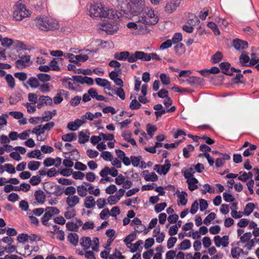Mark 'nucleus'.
<instances>
[{"instance_id":"f257e3e1","label":"nucleus","mask_w":259,"mask_h":259,"mask_svg":"<svg viewBox=\"0 0 259 259\" xmlns=\"http://www.w3.org/2000/svg\"><path fill=\"white\" fill-rule=\"evenodd\" d=\"M122 15L128 19L136 17L138 23L146 25H154L158 22L154 11L145 6L144 0H130V2L121 7Z\"/></svg>"},{"instance_id":"f03ea898","label":"nucleus","mask_w":259,"mask_h":259,"mask_svg":"<svg viewBox=\"0 0 259 259\" xmlns=\"http://www.w3.org/2000/svg\"><path fill=\"white\" fill-rule=\"evenodd\" d=\"M88 9L92 17L108 18L115 20L119 17L117 11L105 8L101 4L91 5Z\"/></svg>"},{"instance_id":"7ed1b4c3","label":"nucleus","mask_w":259,"mask_h":259,"mask_svg":"<svg viewBox=\"0 0 259 259\" xmlns=\"http://www.w3.org/2000/svg\"><path fill=\"white\" fill-rule=\"evenodd\" d=\"M30 15V12L24 5H19L15 8L13 17L17 21H20Z\"/></svg>"},{"instance_id":"20e7f679","label":"nucleus","mask_w":259,"mask_h":259,"mask_svg":"<svg viewBox=\"0 0 259 259\" xmlns=\"http://www.w3.org/2000/svg\"><path fill=\"white\" fill-rule=\"evenodd\" d=\"M117 19H113L114 21L106 23H103L100 25V29L106 32L108 34H113L117 31L119 29Z\"/></svg>"},{"instance_id":"39448f33","label":"nucleus","mask_w":259,"mask_h":259,"mask_svg":"<svg viewBox=\"0 0 259 259\" xmlns=\"http://www.w3.org/2000/svg\"><path fill=\"white\" fill-rule=\"evenodd\" d=\"M127 60L130 63H133L137 61L138 59L145 61H149L151 60V57L148 54L144 52L136 51L134 54L129 55Z\"/></svg>"},{"instance_id":"423d86ee","label":"nucleus","mask_w":259,"mask_h":259,"mask_svg":"<svg viewBox=\"0 0 259 259\" xmlns=\"http://www.w3.org/2000/svg\"><path fill=\"white\" fill-rule=\"evenodd\" d=\"M182 0H171L164 7V11L167 14H171L179 7Z\"/></svg>"},{"instance_id":"0eeeda50","label":"nucleus","mask_w":259,"mask_h":259,"mask_svg":"<svg viewBox=\"0 0 259 259\" xmlns=\"http://www.w3.org/2000/svg\"><path fill=\"white\" fill-rule=\"evenodd\" d=\"M229 237L227 235L224 236L223 237H221L220 236L217 235L214 237L213 240L217 247H220L222 245L223 247H226L229 245Z\"/></svg>"},{"instance_id":"6e6552de","label":"nucleus","mask_w":259,"mask_h":259,"mask_svg":"<svg viewBox=\"0 0 259 259\" xmlns=\"http://www.w3.org/2000/svg\"><path fill=\"white\" fill-rule=\"evenodd\" d=\"M36 26L39 29L48 31L47 23H48V17H37L34 19Z\"/></svg>"},{"instance_id":"1a4fd4ad","label":"nucleus","mask_w":259,"mask_h":259,"mask_svg":"<svg viewBox=\"0 0 259 259\" xmlns=\"http://www.w3.org/2000/svg\"><path fill=\"white\" fill-rule=\"evenodd\" d=\"M20 58L15 62L16 67L18 69H22L29 64L30 61V56L29 55L22 56Z\"/></svg>"},{"instance_id":"9d476101","label":"nucleus","mask_w":259,"mask_h":259,"mask_svg":"<svg viewBox=\"0 0 259 259\" xmlns=\"http://www.w3.org/2000/svg\"><path fill=\"white\" fill-rule=\"evenodd\" d=\"M163 103L164 105V107H163V115L166 113H173L176 111V107L175 106L169 108L172 103V100L170 98H167V99H165Z\"/></svg>"},{"instance_id":"9b49d317","label":"nucleus","mask_w":259,"mask_h":259,"mask_svg":"<svg viewBox=\"0 0 259 259\" xmlns=\"http://www.w3.org/2000/svg\"><path fill=\"white\" fill-rule=\"evenodd\" d=\"M34 196L36 201V202H33L32 203V204L34 206L36 205L37 203L42 204L45 202L46 199V195L42 190H36L34 194Z\"/></svg>"},{"instance_id":"f8f14e48","label":"nucleus","mask_w":259,"mask_h":259,"mask_svg":"<svg viewBox=\"0 0 259 259\" xmlns=\"http://www.w3.org/2000/svg\"><path fill=\"white\" fill-rule=\"evenodd\" d=\"M66 203L68 208H72L80 202V198L77 195L69 196L66 198Z\"/></svg>"},{"instance_id":"ddd939ff","label":"nucleus","mask_w":259,"mask_h":259,"mask_svg":"<svg viewBox=\"0 0 259 259\" xmlns=\"http://www.w3.org/2000/svg\"><path fill=\"white\" fill-rule=\"evenodd\" d=\"M233 46L237 50H243L248 47V42L240 39H236L233 41Z\"/></svg>"},{"instance_id":"4468645a","label":"nucleus","mask_w":259,"mask_h":259,"mask_svg":"<svg viewBox=\"0 0 259 259\" xmlns=\"http://www.w3.org/2000/svg\"><path fill=\"white\" fill-rule=\"evenodd\" d=\"M96 84L100 87H104L108 90H112L111 88V82L106 79L101 78H96L95 79Z\"/></svg>"},{"instance_id":"2eb2a0df","label":"nucleus","mask_w":259,"mask_h":259,"mask_svg":"<svg viewBox=\"0 0 259 259\" xmlns=\"http://www.w3.org/2000/svg\"><path fill=\"white\" fill-rule=\"evenodd\" d=\"M48 23H47L48 31L53 30L59 28V24L58 21L56 20L48 17Z\"/></svg>"},{"instance_id":"dca6fc26","label":"nucleus","mask_w":259,"mask_h":259,"mask_svg":"<svg viewBox=\"0 0 259 259\" xmlns=\"http://www.w3.org/2000/svg\"><path fill=\"white\" fill-rule=\"evenodd\" d=\"M187 81L190 85H201L203 83L204 80L202 78L197 76H191L187 79Z\"/></svg>"},{"instance_id":"f3484780","label":"nucleus","mask_w":259,"mask_h":259,"mask_svg":"<svg viewBox=\"0 0 259 259\" xmlns=\"http://www.w3.org/2000/svg\"><path fill=\"white\" fill-rule=\"evenodd\" d=\"M84 205L87 208H92L96 205V201L94 198L92 196H89L85 197L84 199Z\"/></svg>"},{"instance_id":"a211bd4d","label":"nucleus","mask_w":259,"mask_h":259,"mask_svg":"<svg viewBox=\"0 0 259 259\" xmlns=\"http://www.w3.org/2000/svg\"><path fill=\"white\" fill-rule=\"evenodd\" d=\"M239 63L242 66H248L250 58L246 53H242L239 56Z\"/></svg>"},{"instance_id":"6ab92c4d","label":"nucleus","mask_w":259,"mask_h":259,"mask_svg":"<svg viewBox=\"0 0 259 259\" xmlns=\"http://www.w3.org/2000/svg\"><path fill=\"white\" fill-rule=\"evenodd\" d=\"M186 182L188 185V188L190 191H193L198 188L196 184L198 183V181L195 178L188 179Z\"/></svg>"},{"instance_id":"aec40b11","label":"nucleus","mask_w":259,"mask_h":259,"mask_svg":"<svg viewBox=\"0 0 259 259\" xmlns=\"http://www.w3.org/2000/svg\"><path fill=\"white\" fill-rule=\"evenodd\" d=\"M27 83L33 89L38 88L40 86L39 81L37 77H31L27 81Z\"/></svg>"},{"instance_id":"412c9836","label":"nucleus","mask_w":259,"mask_h":259,"mask_svg":"<svg viewBox=\"0 0 259 259\" xmlns=\"http://www.w3.org/2000/svg\"><path fill=\"white\" fill-rule=\"evenodd\" d=\"M130 53L128 51L121 52L120 53H116L114 55V58L118 60L124 61L128 58Z\"/></svg>"},{"instance_id":"4be33fe9","label":"nucleus","mask_w":259,"mask_h":259,"mask_svg":"<svg viewBox=\"0 0 259 259\" xmlns=\"http://www.w3.org/2000/svg\"><path fill=\"white\" fill-rule=\"evenodd\" d=\"M67 239L70 243L76 246L78 242V236L75 233H70L68 236Z\"/></svg>"},{"instance_id":"5701e85b","label":"nucleus","mask_w":259,"mask_h":259,"mask_svg":"<svg viewBox=\"0 0 259 259\" xmlns=\"http://www.w3.org/2000/svg\"><path fill=\"white\" fill-rule=\"evenodd\" d=\"M82 241L80 242V245L83 247L84 250H86L92 245V241L89 237H84L81 238Z\"/></svg>"},{"instance_id":"b1692460","label":"nucleus","mask_w":259,"mask_h":259,"mask_svg":"<svg viewBox=\"0 0 259 259\" xmlns=\"http://www.w3.org/2000/svg\"><path fill=\"white\" fill-rule=\"evenodd\" d=\"M66 155H70L71 159L73 160H77L80 157L79 153L76 149H73L70 152H63Z\"/></svg>"},{"instance_id":"393cba45","label":"nucleus","mask_w":259,"mask_h":259,"mask_svg":"<svg viewBox=\"0 0 259 259\" xmlns=\"http://www.w3.org/2000/svg\"><path fill=\"white\" fill-rule=\"evenodd\" d=\"M89 133H88V135H87L83 131L80 132L78 134V142L80 144H84L88 142L89 139Z\"/></svg>"},{"instance_id":"a878e982","label":"nucleus","mask_w":259,"mask_h":259,"mask_svg":"<svg viewBox=\"0 0 259 259\" xmlns=\"http://www.w3.org/2000/svg\"><path fill=\"white\" fill-rule=\"evenodd\" d=\"M76 139V135L75 133H68L63 135L62 136V140L65 142H71Z\"/></svg>"},{"instance_id":"bb28decb","label":"nucleus","mask_w":259,"mask_h":259,"mask_svg":"<svg viewBox=\"0 0 259 259\" xmlns=\"http://www.w3.org/2000/svg\"><path fill=\"white\" fill-rule=\"evenodd\" d=\"M77 194L81 197H85L87 195V188L83 185H79L76 189Z\"/></svg>"},{"instance_id":"cd10ccee","label":"nucleus","mask_w":259,"mask_h":259,"mask_svg":"<svg viewBox=\"0 0 259 259\" xmlns=\"http://www.w3.org/2000/svg\"><path fill=\"white\" fill-rule=\"evenodd\" d=\"M191 246L190 241L188 239H185L180 244L179 249L185 250L190 248Z\"/></svg>"},{"instance_id":"c85d7f7f","label":"nucleus","mask_w":259,"mask_h":259,"mask_svg":"<svg viewBox=\"0 0 259 259\" xmlns=\"http://www.w3.org/2000/svg\"><path fill=\"white\" fill-rule=\"evenodd\" d=\"M67 211L64 213V216L67 219H71L76 215V211L74 209L66 208Z\"/></svg>"},{"instance_id":"c756f323","label":"nucleus","mask_w":259,"mask_h":259,"mask_svg":"<svg viewBox=\"0 0 259 259\" xmlns=\"http://www.w3.org/2000/svg\"><path fill=\"white\" fill-rule=\"evenodd\" d=\"M52 214H51L49 211H46L45 213L41 219L42 224L45 226H49L48 222L52 218Z\"/></svg>"},{"instance_id":"7c9ffc66","label":"nucleus","mask_w":259,"mask_h":259,"mask_svg":"<svg viewBox=\"0 0 259 259\" xmlns=\"http://www.w3.org/2000/svg\"><path fill=\"white\" fill-rule=\"evenodd\" d=\"M40 164V163L39 161H30L28 164V168L30 170H32V171L36 170L39 168Z\"/></svg>"},{"instance_id":"2f4dec72","label":"nucleus","mask_w":259,"mask_h":259,"mask_svg":"<svg viewBox=\"0 0 259 259\" xmlns=\"http://www.w3.org/2000/svg\"><path fill=\"white\" fill-rule=\"evenodd\" d=\"M194 150V147L192 145H188L187 147L183 149V156L186 158H188L190 157V152L193 151Z\"/></svg>"},{"instance_id":"473e14b6","label":"nucleus","mask_w":259,"mask_h":259,"mask_svg":"<svg viewBox=\"0 0 259 259\" xmlns=\"http://www.w3.org/2000/svg\"><path fill=\"white\" fill-rule=\"evenodd\" d=\"M254 207L255 205L253 203H247L244 208V214L246 215H249L253 211Z\"/></svg>"},{"instance_id":"72a5a7b5","label":"nucleus","mask_w":259,"mask_h":259,"mask_svg":"<svg viewBox=\"0 0 259 259\" xmlns=\"http://www.w3.org/2000/svg\"><path fill=\"white\" fill-rule=\"evenodd\" d=\"M207 26L210 28L213 32L214 35H219L220 31L216 24L213 22H209L207 23Z\"/></svg>"},{"instance_id":"f704fd0d","label":"nucleus","mask_w":259,"mask_h":259,"mask_svg":"<svg viewBox=\"0 0 259 259\" xmlns=\"http://www.w3.org/2000/svg\"><path fill=\"white\" fill-rule=\"evenodd\" d=\"M5 79L8 84V85L11 89H13L15 85V79L11 74H7Z\"/></svg>"},{"instance_id":"c9c22d12","label":"nucleus","mask_w":259,"mask_h":259,"mask_svg":"<svg viewBox=\"0 0 259 259\" xmlns=\"http://www.w3.org/2000/svg\"><path fill=\"white\" fill-rule=\"evenodd\" d=\"M187 196V194L185 192H182L181 194L178 195V197L179 199V202L183 206H185L187 202V199L186 198Z\"/></svg>"},{"instance_id":"e433bc0d","label":"nucleus","mask_w":259,"mask_h":259,"mask_svg":"<svg viewBox=\"0 0 259 259\" xmlns=\"http://www.w3.org/2000/svg\"><path fill=\"white\" fill-rule=\"evenodd\" d=\"M58 59L53 58V60L50 62L49 66L51 68V69L54 71H59L60 70V67L57 65Z\"/></svg>"},{"instance_id":"4c0bfd02","label":"nucleus","mask_w":259,"mask_h":259,"mask_svg":"<svg viewBox=\"0 0 259 259\" xmlns=\"http://www.w3.org/2000/svg\"><path fill=\"white\" fill-rule=\"evenodd\" d=\"M223 57V56L222 53L219 51L217 52L211 57L212 63L214 64L219 63L222 60Z\"/></svg>"},{"instance_id":"58836bf2","label":"nucleus","mask_w":259,"mask_h":259,"mask_svg":"<svg viewBox=\"0 0 259 259\" xmlns=\"http://www.w3.org/2000/svg\"><path fill=\"white\" fill-rule=\"evenodd\" d=\"M39 100L40 102H43L44 104L46 105H52L53 104V101L51 98L49 96H41L39 98Z\"/></svg>"},{"instance_id":"ea45409f","label":"nucleus","mask_w":259,"mask_h":259,"mask_svg":"<svg viewBox=\"0 0 259 259\" xmlns=\"http://www.w3.org/2000/svg\"><path fill=\"white\" fill-rule=\"evenodd\" d=\"M36 76L39 81H42L43 82L48 81L51 79L50 75L47 74L39 73L37 74Z\"/></svg>"},{"instance_id":"a19ab883","label":"nucleus","mask_w":259,"mask_h":259,"mask_svg":"<svg viewBox=\"0 0 259 259\" xmlns=\"http://www.w3.org/2000/svg\"><path fill=\"white\" fill-rule=\"evenodd\" d=\"M182 34L180 32H177L174 35L171 40L174 44H177L181 41L182 40Z\"/></svg>"},{"instance_id":"79ce46f5","label":"nucleus","mask_w":259,"mask_h":259,"mask_svg":"<svg viewBox=\"0 0 259 259\" xmlns=\"http://www.w3.org/2000/svg\"><path fill=\"white\" fill-rule=\"evenodd\" d=\"M175 47V49L177 53L178 54H182L185 52V47L184 44L182 43L177 44Z\"/></svg>"},{"instance_id":"37998d69","label":"nucleus","mask_w":259,"mask_h":259,"mask_svg":"<svg viewBox=\"0 0 259 259\" xmlns=\"http://www.w3.org/2000/svg\"><path fill=\"white\" fill-rule=\"evenodd\" d=\"M14 76L18 78L21 81H24L27 78V74L23 72H16L14 74Z\"/></svg>"},{"instance_id":"c03bdc74","label":"nucleus","mask_w":259,"mask_h":259,"mask_svg":"<svg viewBox=\"0 0 259 259\" xmlns=\"http://www.w3.org/2000/svg\"><path fill=\"white\" fill-rule=\"evenodd\" d=\"M41 155V152L39 150H34L32 151L31 152L27 153V156L29 158H35L36 157L38 159H40V156Z\"/></svg>"},{"instance_id":"a18cd8bd","label":"nucleus","mask_w":259,"mask_h":259,"mask_svg":"<svg viewBox=\"0 0 259 259\" xmlns=\"http://www.w3.org/2000/svg\"><path fill=\"white\" fill-rule=\"evenodd\" d=\"M216 217L214 212L210 213L204 220L203 223L206 225H208L210 222L213 220Z\"/></svg>"},{"instance_id":"49530a36","label":"nucleus","mask_w":259,"mask_h":259,"mask_svg":"<svg viewBox=\"0 0 259 259\" xmlns=\"http://www.w3.org/2000/svg\"><path fill=\"white\" fill-rule=\"evenodd\" d=\"M136 234L135 233H131L130 235L127 236L124 239V242L127 245L130 244L131 242L133 241L136 239Z\"/></svg>"},{"instance_id":"de8ad7c7","label":"nucleus","mask_w":259,"mask_h":259,"mask_svg":"<svg viewBox=\"0 0 259 259\" xmlns=\"http://www.w3.org/2000/svg\"><path fill=\"white\" fill-rule=\"evenodd\" d=\"M1 42V44L4 47L9 48L13 44V40L11 38L5 37L3 39H2Z\"/></svg>"},{"instance_id":"09e8293b","label":"nucleus","mask_w":259,"mask_h":259,"mask_svg":"<svg viewBox=\"0 0 259 259\" xmlns=\"http://www.w3.org/2000/svg\"><path fill=\"white\" fill-rule=\"evenodd\" d=\"M66 159H65L63 161V165L67 167H72L73 166V162L71 159L70 155L69 156H65Z\"/></svg>"},{"instance_id":"8fccbe9b","label":"nucleus","mask_w":259,"mask_h":259,"mask_svg":"<svg viewBox=\"0 0 259 259\" xmlns=\"http://www.w3.org/2000/svg\"><path fill=\"white\" fill-rule=\"evenodd\" d=\"M141 106V104L136 99H133L130 104V108L132 110L139 109Z\"/></svg>"},{"instance_id":"3c124183","label":"nucleus","mask_w":259,"mask_h":259,"mask_svg":"<svg viewBox=\"0 0 259 259\" xmlns=\"http://www.w3.org/2000/svg\"><path fill=\"white\" fill-rule=\"evenodd\" d=\"M144 178L146 181H156L157 180V176L154 172L145 175Z\"/></svg>"},{"instance_id":"603ef678","label":"nucleus","mask_w":259,"mask_h":259,"mask_svg":"<svg viewBox=\"0 0 259 259\" xmlns=\"http://www.w3.org/2000/svg\"><path fill=\"white\" fill-rule=\"evenodd\" d=\"M203 187L205 188V189L201 190V193L203 194H205L207 192L210 193H213L214 192L213 188L210 186L208 184H205L203 185Z\"/></svg>"},{"instance_id":"864d4df0","label":"nucleus","mask_w":259,"mask_h":259,"mask_svg":"<svg viewBox=\"0 0 259 259\" xmlns=\"http://www.w3.org/2000/svg\"><path fill=\"white\" fill-rule=\"evenodd\" d=\"M76 189L73 186L67 187L64 190V194L66 195H74L76 193Z\"/></svg>"},{"instance_id":"5fc2aeb1","label":"nucleus","mask_w":259,"mask_h":259,"mask_svg":"<svg viewBox=\"0 0 259 259\" xmlns=\"http://www.w3.org/2000/svg\"><path fill=\"white\" fill-rule=\"evenodd\" d=\"M220 66L222 69V72L224 74L230 68L231 64L228 62H222L220 64Z\"/></svg>"},{"instance_id":"6e6d98bb","label":"nucleus","mask_w":259,"mask_h":259,"mask_svg":"<svg viewBox=\"0 0 259 259\" xmlns=\"http://www.w3.org/2000/svg\"><path fill=\"white\" fill-rule=\"evenodd\" d=\"M252 237V234L250 232H247L240 237V241L245 243L249 241Z\"/></svg>"},{"instance_id":"4d7b16f0","label":"nucleus","mask_w":259,"mask_h":259,"mask_svg":"<svg viewBox=\"0 0 259 259\" xmlns=\"http://www.w3.org/2000/svg\"><path fill=\"white\" fill-rule=\"evenodd\" d=\"M101 157L106 161H112V155L109 151H104L101 154Z\"/></svg>"},{"instance_id":"13d9d810","label":"nucleus","mask_w":259,"mask_h":259,"mask_svg":"<svg viewBox=\"0 0 259 259\" xmlns=\"http://www.w3.org/2000/svg\"><path fill=\"white\" fill-rule=\"evenodd\" d=\"M4 168L5 169L6 171L10 174H15L16 172V170L14 166L11 164H5L4 165Z\"/></svg>"},{"instance_id":"bf43d9fd","label":"nucleus","mask_w":259,"mask_h":259,"mask_svg":"<svg viewBox=\"0 0 259 259\" xmlns=\"http://www.w3.org/2000/svg\"><path fill=\"white\" fill-rule=\"evenodd\" d=\"M141 156H131V160L133 165L135 167H138L139 165Z\"/></svg>"},{"instance_id":"052dcab7","label":"nucleus","mask_w":259,"mask_h":259,"mask_svg":"<svg viewBox=\"0 0 259 259\" xmlns=\"http://www.w3.org/2000/svg\"><path fill=\"white\" fill-rule=\"evenodd\" d=\"M177 241V238L172 236L169 238L167 242V247L168 249H170L174 247Z\"/></svg>"},{"instance_id":"680f3d73","label":"nucleus","mask_w":259,"mask_h":259,"mask_svg":"<svg viewBox=\"0 0 259 259\" xmlns=\"http://www.w3.org/2000/svg\"><path fill=\"white\" fill-rule=\"evenodd\" d=\"M143 244V241L141 240H139L135 243L132 244V247L131 248V251L132 252H136L139 249V247Z\"/></svg>"},{"instance_id":"e2e57ef3","label":"nucleus","mask_w":259,"mask_h":259,"mask_svg":"<svg viewBox=\"0 0 259 259\" xmlns=\"http://www.w3.org/2000/svg\"><path fill=\"white\" fill-rule=\"evenodd\" d=\"M41 182V179L40 177L38 176H34L32 177L29 181L30 183L32 186H35L38 185Z\"/></svg>"},{"instance_id":"0e129e2a","label":"nucleus","mask_w":259,"mask_h":259,"mask_svg":"<svg viewBox=\"0 0 259 259\" xmlns=\"http://www.w3.org/2000/svg\"><path fill=\"white\" fill-rule=\"evenodd\" d=\"M199 203L200 210L201 211H203L207 208L208 204L206 200L201 198L199 199Z\"/></svg>"},{"instance_id":"69168bd1","label":"nucleus","mask_w":259,"mask_h":259,"mask_svg":"<svg viewBox=\"0 0 259 259\" xmlns=\"http://www.w3.org/2000/svg\"><path fill=\"white\" fill-rule=\"evenodd\" d=\"M110 211L108 208L104 209L100 213V217L102 220H106L109 218Z\"/></svg>"},{"instance_id":"338daca9","label":"nucleus","mask_w":259,"mask_h":259,"mask_svg":"<svg viewBox=\"0 0 259 259\" xmlns=\"http://www.w3.org/2000/svg\"><path fill=\"white\" fill-rule=\"evenodd\" d=\"M28 235L27 234L22 233L17 236V239L20 243H24L28 241Z\"/></svg>"},{"instance_id":"774afa93","label":"nucleus","mask_w":259,"mask_h":259,"mask_svg":"<svg viewBox=\"0 0 259 259\" xmlns=\"http://www.w3.org/2000/svg\"><path fill=\"white\" fill-rule=\"evenodd\" d=\"M79 127L78 126L77 122L75 121L69 122L67 125V128L72 131H75L77 130Z\"/></svg>"}]
</instances>
